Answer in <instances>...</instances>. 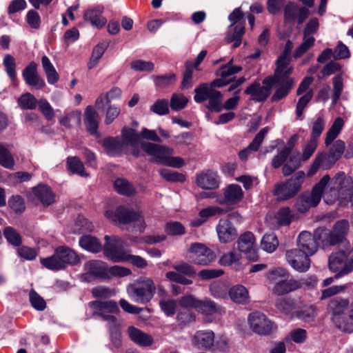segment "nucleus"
I'll return each mask as SVG.
<instances>
[{"mask_svg":"<svg viewBox=\"0 0 353 353\" xmlns=\"http://www.w3.org/2000/svg\"><path fill=\"white\" fill-rule=\"evenodd\" d=\"M323 199L327 204L339 201L340 205L353 206V179L343 172L337 173L325 190Z\"/></svg>","mask_w":353,"mask_h":353,"instance_id":"nucleus-1","label":"nucleus"},{"mask_svg":"<svg viewBox=\"0 0 353 353\" xmlns=\"http://www.w3.org/2000/svg\"><path fill=\"white\" fill-rule=\"evenodd\" d=\"M156 285L148 277H140L127 288L129 297L134 302L141 304L148 303L154 296Z\"/></svg>","mask_w":353,"mask_h":353,"instance_id":"nucleus-2","label":"nucleus"},{"mask_svg":"<svg viewBox=\"0 0 353 353\" xmlns=\"http://www.w3.org/2000/svg\"><path fill=\"white\" fill-rule=\"evenodd\" d=\"M139 139V135L134 130L125 128L121 138L105 139L103 146L108 154L114 155L124 152L128 146L135 147Z\"/></svg>","mask_w":353,"mask_h":353,"instance_id":"nucleus-3","label":"nucleus"},{"mask_svg":"<svg viewBox=\"0 0 353 353\" xmlns=\"http://www.w3.org/2000/svg\"><path fill=\"white\" fill-rule=\"evenodd\" d=\"M305 176L306 174L303 171H299L286 181L276 183L273 194L280 201L293 198L301 190Z\"/></svg>","mask_w":353,"mask_h":353,"instance_id":"nucleus-4","label":"nucleus"},{"mask_svg":"<svg viewBox=\"0 0 353 353\" xmlns=\"http://www.w3.org/2000/svg\"><path fill=\"white\" fill-rule=\"evenodd\" d=\"M104 239L103 254L109 260L114 263L128 261L131 250L121 238L105 235Z\"/></svg>","mask_w":353,"mask_h":353,"instance_id":"nucleus-5","label":"nucleus"},{"mask_svg":"<svg viewBox=\"0 0 353 353\" xmlns=\"http://www.w3.org/2000/svg\"><path fill=\"white\" fill-rule=\"evenodd\" d=\"M105 215L108 219L114 223L123 224L134 223L140 231H143L145 226L141 212L124 206H118L115 210L108 209L105 211Z\"/></svg>","mask_w":353,"mask_h":353,"instance_id":"nucleus-6","label":"nucleus"},{"mask_svg":"<svg viewBox=\"0 0 353 353\" xmlns=\"http://www.w3.org/2000/svg\"><path fill=\"white\" fill-rule=\"evenodd\" d=\"M319 141L314 139H310L303 145L302 154L300 155L298 152L290 156L288 161L282 168L283 176H288L299 169L302 163L307 161L314 153Z\"/></svg>","mask_w":353,"mask_h":353,"instance_id":"nucleus-7","label":"nucleus"},{"mask_svg":"<svg viewBox=\"0 0 353 353\" xmlns=\"http://www.w3.org/2000/svg\"><path fill=\"white\" fill-rule=\"evenodd\" d=\"M194 99L196 103H202L208 100L206 107L213 112H219L223 110V96L219 91L214 90L212 85L203 84L194 90Z\"/></svg>","mask_w":353,"mask_h":353,"instance_id":"nucleus-8","label":"nucleus"},{"mask_svg":"<svg viewBox=\"0 0 353 353\" xmlns=\"http://www.w3.org/2000/svg\"><path fill=\"white\" fill-rule=\"evenodd\" d=\"M330 179L328 175H325L314 187L311 194H304L300 196L297 203L299 211L304 212L310 208L315 207L319 204L322 196L324 195V192Z\"/></svg>","mask_w":353,"mask_h":353,"instance_id":"nucleus-9","label":"nucleus"},{"mask_svg":"<svg viewBox=\"0 0 353 353\" xmlns=\"http://www.w3.org/2000/svg\"><path fill=\"white\" fill-rule=\"evenodd\" d=\"M292 73L288 72L287 70L275 69L274 75L271 77L274 79V84H276L277 88L272 97V101H279L289 94L294 85V79L290 77Z\"/></svg>","mask_w":353,"mask_h":353,"instance_id":"nucleus-10","label":"nucleus"},{"mask_svg":"<svg viewBox=\"0 0 353 353\" xmlns=\"http://www.w3.org/2000/svg\"><path fill=\"white\" fill-rule=\"evenodd\" d=\"M248 323L250 329L259 336L270 335L277 329L276 324L261 312L249 314Z\"/></svg>","mask_w":353,"mask_h":353,"instance_id":"nucleus-11","label":"nucleus"},{"mask_svg":"<svg viewBox=\"0 0 353 353\" xmlns=\"http://www.w3.org/2000/svg\"><path fill=\"white\" fill-rule=\"evenodd\" d=\"M330 270L336 273L335 278L339 279L349 274L352 270V261L350 251H339L332 253L328 260Z\"/></svg>","mask_w":353,"mask_h":353,"instance_id":"nucleus-12","label":"nucleus"},{"mask_svg":"<svg viewBox=\"0 0 353 353\" xmlns=\"http://www.w3.org/2000/svg\"><path fill=\"white\" fill-rule=\"evenodd\" d=\"M221 194L216 196V203L229 207L230 209L236 208L243 200L244 192L241 187L237 184H230L221 190Z\"/></svg>","mask_w":353,"mask_h":353,"instance_id":"nucleus-13","label":"nucleus"},{"mask_svg":"<svg viewBox=\"0 0 353 353\" xmlns=\"http://www.w3.org/2000/svg\"><path fill=\"white\" fill-rule=\"evenodd\" d=\"M187 257L196 264L205 265L213 261L216 256L214 252L205 245L196 243L190 245Z\"/></svg>","mask_w":353,"mask_h":353,"instance_id":"nucleus-14","label":"nucleus"},{"mask_svg":"<svg viewBox=\"0 0 353 353\" xmlns=\"http://www.w3.org/2000/svg\"><path fill=\"white\" fill-rule=\"evenodd\" d=\"M310 256L307 253H303L299 248L288 250L285 254L289 265L299 272H305L310 269Z\"/></svg>","mask_w":353,"mask_h":353,"instance_id":"nucleus-15","label":"nucleus"},{"mask_svg":"<svg viewBox=\"0 0 353 353\" xmlns=\"http://www.w3.org/2000/svg\"><path fill=\"white\" fill-rule=\"evenodd\" d=\"M263 84L261 85L258 82L251 84L246 88L245 93L250 95L251 99L255 101H263L271 92L274 85V79L271 77H268L263 81Z\"/></svg>","mask_w":353,"mask_h":353,"instance_id":"nucleus-16","label":"nucleus"},{"mask_svg":"<svg viewBox=\"0 0 353 353\" xmlns=\"http://www.w3.org/2000/svg\"><path fill=\"white\" fill-rule=\"evenodd\" d=\"M85 272L81 279L86 282H91L97 279L107 278V265L99 260H91L84 264Z\"/></svg>","mask_w":353,"mask_h":353,"instance_id":"nucleus-17","label":"nucleus"},{"mask_svg":"<svg viewBox=\"0 0 353 353\" xmlns=\"http://www.w3.org/2000/svg\"><path fill=\"white\" fill-rule=\"evenodd\" d=\"M254 235L250 232H246L241 234L237 241L239 252H243L248 260L256 261L259 258L255 245Z\"/></svg>","mask_w":353,"mask_h":353,"instance_id":"nucleus-18","label":"nucleus"},{"mask_svg":"<svg viewBox=\"0 0 353 353\" xmlns=\"http://www.w3.org/2000/svg\"><path fill=\"white\" fill-rule=\"evenodd\" d=\"M90 304L97 310L94 314L102 316L109 325L118 323L116 318L110 314H116L119 311L116 301H92Z\"/></svg>","mask_w":353,"mask_h":353,"instance_id":"nucleus-19","label":"nucleus"},{"mask_svg":"<svg viewBox=\"0 0 353 353\" xmlns=\"http://www.w3.org/2000/svg\"><path fill=\"white\" fill-rule=\"evenodd\" d=\"M219 241L222 243L233 241L237 236V230L232 223L226 218H221L216 225Z\"/></svg>","mask_w":353,"mask_h":353,"instance_id":"nucleus-20","label":"nucleus"},{"mask_svg":"<svg viewBox=\"0 0 353 353\" xmlns=\"http://www.w3.org/2000/svg\"><path fill=\"white\" fill-rule=\"evenodd\" d=\"M196 183L203 190H213L219 188L221 178L216 172L207 170L196 175Z\"/></svg>","mask_w":353,"mask_h":353,"instance_id":"nucleus-21","label":"nucleus"},{"mask_svg":"<svg viewBox=\"0 0 353 353\" xmlns=\"http://www.w3.org/2000/svg\"><path fill=\"white\" fill-rule=\"evenodd\" d=\"M141 148L148 154L154 157L156 161L163 165L165 164L170 155L174 154L173 149L152 143H143Z\"/></svg>","mask_w":353,"mask_h":353,"instance_id":"nucleus-22","label":"nucleus"},{"mask_svg":"<svg viewBox=\"0 0 353 353\" xmlns=\"http://www.w3.org/2000/svg\"><path fill=\"white\" fill-rule=\"evenodd\" d=\"M297 246L303 253L312 256L318 251L319 243L316 241L314 234L303 231L297 238Z\"/></svg>","mask_w":353,"mask_h":353,"instance_id":"nucleus-23","label":"nucleus"},{"mask_svg":"<svg viewBox=\"0 0 353 353\" xmlns=\"http://www.w3.org/2000/svg\"><path fill=\"white\" fill-rule=\"evenodd\" d=\"M38 65L32 61L23 70L22 76L25 82L30 86L36 89H42L46 86L45 81L40 77L37 72Z\"/></svg>","mask_w":353,"mask_h":353,"instance_id":"nucleus-24","label":"nucleus"},{"mask_svg":"<svg viewBox=\"0 0 353 353\" xmlns=\"http://www.w3.org/2000/svg\"><path fill=\"white\" fill-rule=\"evenodd\" d=\"M192 344L199 349L211 350L215 344L214 332L210 330L196 332L192 337Z\"/></svg>","mask_w":353,"mask_h":353,"instance_id":"nucleus-25","label":"nucleus"},{"mask_svg":"<svg viewBox=\"0 0 353 353\" xmlns=\"http://www.w3.org/2000/svg\"><path fill=\"white\" fill-rule=\"evenodd\" d=\"M226 212L218 205H210L201 209L199 216L191 220L190 225L192 227H199L205 223L210 218L223 215Z\"/></svg>","mask_w":353,"mask_h":353,"instance_id":"nucleus-26","label":"nucleus"},{"mask_svg":"<svg viewBox=\"0 0 353 353\" xmlns=\"http://www.w3.org/2000/svg\"><path fill=\"white\" fill-rule=\"evenodd\" d=\"M103 7L99 6L86 10L83 14V19L89 22L94 28L101 29L106 23V19L102 15Z\"/></svg>","mask_w":353,"mask_h":353,"instance_id":"nucleus-27","label":"nucleus"},{"mask_svg":"<svg viewBox=\"0 0 353 353\" xmlns=\"http://www.w3.org/2000/svg\"><path fill=\"white\" fill-rule=\"evenodd\" d=\"M128 334L130 340L139 346L148 347L153 343V338L151 335L143 332L134 326L128 327Z\"/></svg>","mask_w":353,"mask_h":353,"instance_id":"nucleus-28","label":"nucleus"},{"mask_svg":"<svg viewBox=\"0 0 353 353\" xmlns=\"http://www.w3.org/2000/svg\"><path fill=\"white\" fill-rule=\"evenodd\" d=\"M268 132V128H262L255 136L251 143L246 148L239 152V157L241 160L246 161L252 152L256 151L259 148Z\"/></svg>","mask_w":353,"mask_h":353,"instance_id":"nucleus-29","label":"nucleus"},{"mask_svg":"<svg viewBox=\"0 0 353 353\" xmlns=\"http://www.w3.org/2000/svg\"><path fill=\"white\" fill-rule=\"evenodd\" d=\"M56 250L63 263V268H66L67 265H75L80 263V256L71 248L66 246H60Z\"/></svg>","mask_w":353,"mask_h":353,"instance_id":"nucleus-30","label":"nucleus"},{"mask_svg":"<svg viewBox=\"0 0 353 353\" xmlns=\"http://www.w3.org/2000/svg\"><path fill=\"white\" fill-rule=\"evenodd\" d=\"M99 122V115L94 108L88 105L84 112V123L87 130L92 134L97 132Z\"/></svg>","mask_w":353,"mask_h":353,"instance_id":"nucleus-31","label":"nucleus"},{"mask_svg":"<svg viewBox=\"0 0 353 353\" xmlns=\"http://www.w3.org/2000/svg\"><path fill=\"white\" fill-rule=\"evenodd\" d=\"M303 284L301 281L294 279L282 280L275 284L273 292L277 295H283L302 288Z\"/></svg>","mask_w":353,"mask_h":353,"instance_id":"nucleus-32","label":"nucleus"},{"mask_svg":"<svg viewBox=\"0 0 353 353\" xmlns=\"http://www.w3.org/2000/svg\"><path fill=\"white\" fill-rule=\"evenodd\" d=\"M228 294L231 300L238 304H246L250 300L248 290L241 285L232 287L228 291Z\"/></svg>","mask_w":353,"mask_h":353,"instance_id":"nucleus-33","label":"nucleus"},{"mask_svg":"<svg viewBox=\"0 0 353 353\" xmlns=\"http://www.w3.org/2000/svg\"><path fill=\"white\" fill-rule=\"evenodd\" d=\"M199 310L205 316V321L211 322L213 320V315L221 313L222 308L210 299L201 301Z\"/></svg>","mask_w":353,"mask_h":353,"instance_id":"nucleus-34","label":"nucleus"},{"mask_svg":"<svg viewBox=\"0 0 353 353\" xmlns=\"http://www.w3.org/2000/svg\"><path fill=\"white\" fill-rule=\"evenodd\" d=\"M293 48V43L290 41H288L285 43L283 53L279 57L276 64L277 69L287 70L288 72H292L293 67L290 65V52Z\"/></svg>","mask_w":353,"mask_h":353,"instance_id":"nucleus-35","label":"nucleus"},{"mask_svg":"<svg viewBox=\"0 0 353 353\" xmlns=\"http://www.w3.org/2000/svg\"><path fill=\"white\" fill-rule=\"evenodd\" d=\"M349 222L344 219L337 221L334 225L331 233L336 245L342 242L345 239L349 231Z\"/></svg>","mask_w":353,"mask_h":353,"instance_id":"nucleus-36","label":"nucleus"},{"mask_svg":"<svg viewBox=\"0 0 353 353\" xmlns=\"http://www.w3.org/2000/svg\"><path fill=\"white\" fill-rule=\"evenodd\" d=\"M348 301L342 298L333 299L330 301L328 307L332 314V321L335 320V318H339L342 315L345 314V312L348 306Z\"/></svg>","mask_w":353,"mask_h":353,"instance_id":"nucleus-37","label":"nucleus"},{"mask_svg":"<svg viewBox=\"0 0 353 353\" xmlns=\"http://www.w3.org/2000/svg\"><path fill=\"white\" fill-rule=\"evenodd\" d=\"M33 192L43 205H49L54 201V194L47 185H39L34 188Z\"/></svg>","mask_w":353,"mask_h":353,"instance_id":"nucleus-38","label":"nucleus"},{"mask_svg":"<svg viewBox=\"0 0 353 353\" xmlns=\"http://www.w3.org/2000/svg\"><path fill=\"white\" fill-rule=\"evenodd\" d=\"M79 243L81 248L93 253L99 252L102 249L101 243L99 239L91 235L81 236Z\"/></svg>","mask_w":353,"mask_h":353,"instance_id":"nucleus-39","label":"nucleus"},{"mask_svg":"<svg viewBox=\"0 0 353 353\" xmlns=\"http://www.w3.org/2000/svg\"><path fill=\"white\" fill-rule=\"evenodd\" d=\"M314 234L316 241L319 243V247L321 246L324 249L328 246L336 245L331 231L325 228H319L315 230Z\"/></svg>","mask_w":353,"mask_h":353,"instance_id":"nucleus-40","label":"nucleus"},{"mask_svg":"<svg viewBox=\"0 0 353 353\" xmlns=\"http://www.w3.org/2000/svg\"><path fill=\"white\" fill-rule=\"evenodd\" d=\"M11 145L0 143V165L7 169L12 170L14 159L11 154Z\"/></svg>","mask_w":353,"mask_h":353,"instance_id":"nucleus-41","label":"nucleus"},{"mask_svg":"<svg viewBox=\"0 0 353 353\" xmlns=\"http://www.w3.org/2000/svg\"><path fill=\"white\" fill-rule=\"evenodd\" d=\"M345 143L341 140L336 141L331 146L325 160L331 164V166L341 157L344 152Z\"/></svg>","mask_w":353,"mask_h":353,"instance_id":"nucleus-42","label":"nucleus"},{"mask_svg":"<svg viewBox=\"0 0 353 353\" xmlns=\"http://www.w3.org/2000/svg\"><path fill=\"white\" fill-rule=\"evenodd\" d=\"M40 263L43 267L50 270L64 269L57 250H55L54 253L52 256L40 259Z\"/></svg>","mask_w":353,"mask_h":353,"instance_id":"nucleus-43","label":"nucleus"},{"mask_svg":"<svg viewBox=\"0 0 353 353\" xmlns=\"http://www.w3.org/2000/svg\"><path fill=\"white\" fill-rule=\"evenodd\" d=\"M318 314L317 307L314 305H305L296 312V317L304 322L313 321Z\"/></svg>","mask_w":353,"mask_h":353,"instance_id":"nucleus-44","label":"nucleus"},{"mask_svg":"<svg viewBox=\"0 0 353 353\" xmlns=\"http://www.w3.org/2000/svg\"><path fill=\"white\" fill-rule=\"evenodd\" d=\"M67 167L71 172L88 177L89 174L85 171L82 161L77 157H70L67 159Z\"/></svg>","mask_w":353,"mask_h":353,"instance_id":"nucleus-45","label":"nucleus"},{"mask_svg":"<svg viewBox=\"0 0 353 353\" xmlns=\"http://www.w3.org/2000/svg\"><path fill=\"white\" fill-rule=\"evenodd\" d=\"M344 125L343 119L337 117L326 134L325 143L328 146L339 134Z\"/></svg>","mask_w":353,"mask_h":353,"instance_id":"nucleus-46","label":"nucleus"},{"mask_svg":"<svg viewBox=\"0 0 353 353\" xmlns=\"http://www.w3.org/2000/svg\"><path fill=\"white\" fill-rule=\"evenodd\" d=\"M261 246L264 251L272 253L279 246V240L274 233L265 234L261 239Z\"/></svg>","mask_w":353,"mask_h":353,"instance_id":"nucleus-47","label":"nucleus"},{"mask_svg":"<svg viewBox=\"0 0 353 353\" xmlns=\"http://www.w3.org/2000/svg\"><path fill=\"white\" fill-rule=\"evenodd\" d=\"M332 322L341 331L347 333L353 332V319L350 314H345L339 318H335Z\"/></svg>","mask_w":353,"mask_h":353,"instance_id":"nucleus-48","label":"nucleus"},{"mask_svg":"<svg viewBox=\"0 0 353 353\" xmlns=\"http://www.w3.org/2000/svg\"><path fill=\"white\" fill-rule=\"evenodd\" d=\"M115 190L120 194L130 196L134 194V186L125 179H117L114 183Z\"/></svg>","mask_w":353,"mask_h":353,"instance_id":"nucleus-49","label":"nucleus"},{"mask_svg":"<svg viewBox=\"0 0 353 353\" xmlns=\"http://www.w3.org/2000/svg\"><path fill=\"white\" fill-rule=\"evenodd\" d=\"M108 44L105 42L99 43L93 49L90 61L88 64L89 69H92L95 67L99 63L100 59L102 57L105 50L108 48Z\"/></svg>","mask_w":353,"mask_h":353,"instance_id":"nucleus-50","label":"nucleus"},{"mask_svg":"<svg viewBox=\"0 0 353 353\" xmlns=\"http://www.w3.org/2000/svg\"><path fill=\"white\" fill-rule=\"evenodd\" d=\"M320 167L325 170L329 169L331 167V164H329V163L325 160V155L321 153L316 155L314 161L307 171V176H312L315 174Z\"/></svg>","mask_w":353,"mask_h":353,"instance_id":"nucleus-51","label":"nucleus"},{"mask_svg":"<svg viewBox=\"0 0 353 353\" xmlns=\"http://www.w3.org/2000/svg\"><path fill=\"white\" fill-rule=\"evenodd\" d=\"M188 102V98L180 93H174L170 98V108L172 110L179 111L184 109Z\"/></svg>","mask_w":353,"mask_h":353,"instance_id":"nucleus-52","label":"nucleus"},{"mask_svg":"<svg viewBox=\"0 0 353 353\" xmlns=\"http://www.w3.org/2000/svg\"><path fill=\"white\" fill-rule=\"evenodd\" d=\"M165 232L170 236H181L183 235L186 230L180 222L169 221L165 225Z\"/></svg>","mask_w":353,"mask_h":353,"instance_id":"nucleus-53","label":"nucleus"},{"mask_svg":"<svg viewBox=\"0 0 353 353\" xmlns=\"http://www.w3.org/2000/svg\"><path fill=\"white\" fill-rule=\"evenodd\" d=\"M3 63L5 67L7 74L12 80V81L14 82L17 79L15 71L16 63L14 58L12 55L7 54L5 55L3 58Z\"/></svg>","mask_w":353,"mask_h":353,"instance_id":"nucleus-54","label":"nucleus"},{"mask_svg":"<svg viewBox=\"0 0 353 353\" xmlns=\"http://www.w3.org/2000/svg\"><path fill=\"white\" fill-rule=\"evenodd\" d=\"M211 294L216 299H223L226 297L228 288L225 284L221 281H214L210 285Z\"/></svg>","mask_w":353,"mask_h":353,"instance_id":"nucleus-55","label":"nucleus"},{"mask_svg":"<svg viewBox=\"0 0 353 353\" xmlns=\"http://www.w3.org/2000/svg\"><path fill=\"white\" fill-rule=\"evenodd\" d=\"M92 228L91 223L88 219L79 217L74 223L71 232L74 234H79L83 232L91 231Z\"/></svg>","mask_w":353,"mask_h":353,"instance_id":"nucleus-56","label":"nucleus"},{"mask_svg":"<svg viewBox=\"0 0 353 353\" xmlns=\"http://www.w3.org/2000/svg\"><path fill=\"white\" fill-rule=\"evenodd\" d=\"M307 336V331L304 329L296 328L292 330L285 337L287 342L292 341L296 343H302L305 341Z\"/></svg>","mask_w":353,"mask_h":353,"instance_id":"nucleus-57","label":"nucleus"},{"mask_svg":"<svg viewBox=\"0 0 353 353\" xmlns=\"http://www.w3.org/2000/svg\"><path fill=\"white\" fill-rule=\"evenodd\" d=\"M241 258V254L236 250L230 251L223 254L219 261L222 265L232 266L238 264Z\"/></svg>","mask_w":353,"mask_h":353,"instance_id":"nucleus-58","label":"nucleus"},{"mask_svg":"<svg viewBox=\"0 0 353 353\" xmlns=\"http://www.w3.org/2000/svg\"><path fill=\"white\" fill-rule=\"evenodd\" d=\"M18 104L23 109H34L37 105V99L34 95L26 92L18 99Z\"/></svg>","mask_w":353,"mask_h":353,"instance_id":"nucleus-59","label":"nucleus"},{"mask_svg":"<svg viewBox=\"0 0 353 353\" xmlns=\"http://www.w3.org/2000/svg\"><path fill=\"white\" fill-rule=\"evenodd\" d=\"M159 173L168 181L183 182L185 180V176L183 174L168 169H161Z\"/></svg>","mask_w":353,"mask_h":353,"instance_id":"nucleus-60","label":"nucleus"},{"mask_svg":"<svg viewBox=\"0 0 353 353\" xmlns=\"http://www.w3.org/2000/svg\"><path fill=\"white\" fill-rule=\"evenodd\" d=\"M159 305L166 316H171L176 312L177 303L174 299H163L159 301Z\"/></svg>","mask_w":353,"mask_h":353,"instance_id":"nucleus-61","label":"nucleus"},{"mask_svg":"<svg viewBox=\"0 0 353 353\" xmlns=\"http://www.w3.org/2000/svg\"><path fill=\"white\" fill-rule=\"evenodd\" d=\"M315 41L314 37H306L303 35V41L301 44L296 49L294 53V58H299L305 53L312 46H313Z\"/></svg>","mask_w":353,"mask_h":353,"instance_id":"nucleus-62","label":"nucleus"},{"mask_svg":"<svg viewBox=\"0 0 353 353\" xmlns=\"http://www.w3.org/2000/svg\"><path fill=\"white\" fill-rule=\"evenodd\" d=\"M132 70L138 72H151L154 68L152 61H146L141 59L133 61L130 63Z\"/></svg>","mask_w":353,"mask_h":353,"instance_id":"nucleus-63","label":"nucleus"},{"mask_svg":"<svg viewBox=\"0 0 353 353\" xmlns=\"http://www.w3.org/2000/svg\"><path fill=\"white\" fill-rule=\"evenodd\" d=\"M150 110L158 115H165L169 113L168 101L166 99H158L150 106Z\"/></svg>","mask_w":353,"mask_h":353,"instance_id":"nucleus-64","label":"nucleus"}]
</instances>
